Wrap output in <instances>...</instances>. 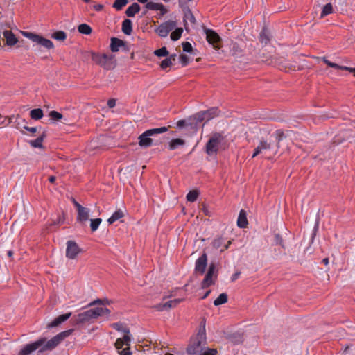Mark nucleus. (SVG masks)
Segmentation results:
<instances>
[{
    "label": "nucleus",
    "instance_id": "nucleus-24",
    "mask_svg": "<svg viewBox=\"0 0 355 355\" xmlns=\"http://www.w3.org/2000/svg\"><path fill=\"white\" fill-rule=\"evenodd\" d=\"M140 10V6L137 3H133L131 6H130L126 11L125 14L129 17H134L137 12Z\"/></svg>",
    "mask_w": 355,
    "mask_h": 355
},
{
    "label": "nucleus",
    "instance_id": "nucleus-22",
    "mask_svg": "<svg viewBox=\"0 0 355 355\" xmlns=\"http://www.w3.org/2000/svg\"><path fill=\"white\" fill-rule=\"evenodd\" d=\"M248 224L247 219L246 212L241 209L239 212L238 219H237V225L240 228H245Z\"/></svg>",
    "mask_w": 355,
    "mask_h": 355
},
{
    "label": "nucleus",
    "instance_id": "nucleus-31",
    "mask_svg": "<svg viewBox=\"0 0 355 355\" xmlns=\"http://www.w3.org/2000/svg\"><path fill=\"white\" fill-rule=\"evenodd\" d=\"M78 30L80 33L85 35H89L92 33V28L86 24L79 25Z\"/></svg>",
    "mask_w": 355,
    "mask_h": 355
},
{
    "label": "nucleus",
    "instance_id": "nucleus-50",
    "mask_svg": "<svg viewBox=\"0 0 355 355\" xmlns=\"http://www.w3.org/2000/svg\"><path fill=\"white\" fill-rule=\"evenodd\" d=\"M185 124V121L184 120H180L177 125H178V127L179 128H181V127H183Z\"/></svg>",
    "mask_w": 355,
    "mask_h": 355
},
{
    "label": "nucleus",
    "instance_id": "nucleus-2",
    "mask_svg": "<svg viewBox=\"0 0 355 355\" xmlns=\"http://www.w3.org/2000/svg\"><path fill=\"white\" fill-rule=\"evenodd\" d=\"M286 137L284 132L281 130H277L273 134L270 135L267 139H262L259 145L255 148L252 157L254 158L259 154H266L272 152L276 153L279 148V142Z\"/></svg>",
    "mask_w": 355,
    "mask_h": 355
},
{
    "label": "nucleus",
    "instance_id": "nucleus-40",
    "mask_svg": "<svg viewBox=\"0 0 355 355\" xmlns=\"http://www.w3.org/2000/svg\"><path fill=\"white\" fill-rule=\"evenodd\" d=\"M155 55L158 57H164L168 55V51L166 47H162L155 51Z\"/></svg>",
    "mask_w": 355,
    "mask_h": 355
},
{
    "label": "nucleus",
    "instance_id": "nucleus-41",
    "mask_svg": "<svg viewBox=\"0 0 355 355\" xmlns=\"http://www.w3.org/2000/svg\"><path fill=\"white\" fill-rule=\"evenodd\" d=\"M49 116L53 120L58 121L62 118V114L57 111L53 110L50 112Z\"/></svg>",
    "mask_w": 355,
    "mask_h": 355
},
{
    "label": "nucleus",
    "instance_id": "nucleus-56",
    "mask_svg": "<svg viewBox=\"0 0 355 355\" xmlns=\"http://www.w3.org/2000/svg\"><path fill=\"white\" fill-rule=\"evenodd\" d=\"M238 336H239V339L236 340V342H239L241 340V335L237 334Z\"/></svg>",
    "mask_w": 355,
    "mask_h": 355
},
{
    "label": "nucleus",
    "instance_id": "nucleus-51",
    "mask_svg": "<svg viewBox=\"0 0 355 355\" xmlns=\"http://www.w3.org/2000/svg\"><path fill=\"white\" fill-rule=\"evenodd\" d=\"M55 180H56V178H55V176H50V177L49 178V182H51V183L55 182Z\"/></svg>",
    "mask_w": 355,
    "mask_h": 355
},
{
    "label": "nucleus",
    "instance_id": "nucleus-28",
    "mask_svg": "<svg viewBox=\"0 0 355 355\" xmlns=\"http://www.w3.org/2000/svg\"><path fill=\"white\" fill-rule=\"evenodd\" d=\"M43 115V111L40 108L33 109L30 112L31 118L33 120H39Z\"/></svg>",
    "mask_w": 355,
    "mask_h": 355
},
{
    "label": "nucleus",
    "instance_id": "nucleus-54",
    "mask_svg": "<svg viewBox=\"0 0 355 355\" xmlns=\"http://www.w3.org/2000/svg\"><path fill=\"white\" fill-rule=\"evenodd\" d=\"M139 3H145L148 2V0H137Z\"/></svg>",
    "mask_w": 355,
    "mask_h": 355
},
{
    "label": "nucleus",
    "instance_id": "nucleus-52",
    "mask_svg": "<svg viewBox=\"0 0 355 355\" xmlns=\"http://www.w3.org/2000/svg\"><path fill=\"white\" fill-rule=\"evenodd\" d=\"M322 262L325 264V265H327L328 263H329V260L327 258H325L322 260Z\"/></svg>",
    "mask_w": 355,
    "mask_h": 355
},
{
    "label": "nucleus",
    "instance_id": "nucleus-18",
    "mask_svg": "<svg viewBox=\"0 0 355 355\" xmlns=\"http://www.w3.org/2000/svg\"><path fill=\"white\" fill-rule=\"evenodd\" d=\"M325 64H327L329 67H332V68H334V69H341V70H345V71H348L351 73H354V76H355V68H352V67H346V66H340V65H338L334 62H332L331 61H329V60H327L326 58H322Z\"/></svg>",
    "mask_w": 355,
    "mask_h": 355
},
{
    "label": "nucleus",
    "instance_id": "nucleus-55",
    "mask_svg": "<svg viewBox=\"0 0 355 355\" xmlns=\"http://www.w3.org/2000/svg\"><path fill=\"white\" fill-rule=\"evenodd\" d=\"M8 257H12V251H10H10H8Z\"/></svg>",
    "mask_w": 355,
    "mask_h": 355
},
{
    "label": "nucleus",
    "instance_id": "nucleus-21",
    "mask_svg": "<svg viewBox=\"0 0 355 355\" xmlns=\"http://www.w3.org/2000/svg\"><path fill=\"white\" fill-rule=\"evenodd\" d=\"M125 42L118 38L112 37L110 42V49L112 52H117L119 51L120 47L124 46Z\"/></svg>",
    "mask_w": 355,
    "mask_h": 355
},
{
    "label": "nucleus",
    "instance_id": "nucleus-10",
    "mask_svg": "<svg viewBox=\"0 0 355 355\" xmlns=\"http://www.w3.org/2000/svg\"><path fill=\"white\" fill-rule=\"evenodd\" d=\"M94 60L97 64L107 70L113 69L114 67L112 55H109L107 54L99 55L94 58Z\"/></svg>",
    "mask_w": 355,
    "mask_h": 355
},
{
    "label": "nucleus",
    "instance_id": "nucleus-29",
    "mask_svg": "<svg viewBox=\"0 0 355 355\" xmlns=\"http://www.w3.org/2000/svg\"><path fill=\"white\" fill-rule=\"evenodd\" d=\"M175 55H173L169 58H165L164 60L162 61L160 67L162 69H165L167 67L172 65V61L175 60Z\"/></svg>",
    "mask_w": 355,
    "mask_h": 355
},
{
    "label": "nucleus",
    "instance_id": "nucleus-38",
    "mask_svg": "<svg viewBox=\"0 0 355 355\" xmlns=\"http://www.w3.org/2000/svg\"><path fill=\"white\" fill-rule=\"evenodd\" d=\"M128 3V0H116L113 7L117 10H121Z\"/></svg>",
    "mask_w": 355,
    "mask_h": 355
},
{
    "label": "nucleus",
    "instance_id": "nucleus-60",
    "mask_svg": "<svg viewBox=\"0 0 355 355\" xmlns=\"http://www.w3.org/2000/svg\"><path fill=\"white\" fill-rule=\"evenodd\" d=\"M165 2H168L170 0H163Z\"/></svg>",
    "mask_w": 355,
    "mask_h": 355
},
{
    "label": "nucleus",
    "instance_id": "nucleus-35",
    "mask_svg": "<svg viewBox=\"0 0 355 355\" xmlns=\"http://www.w3.org/2000/svg\"><path fill=\"white\" fill-rule=\"evenodd\" d=\"M102 222L101 218L90 219V228L92 232H95L99 227L100 224Z\"/></svg>",
    "mask_w": 355,
    "mask_h": 355
},
{
    "label": "nucleus",
    "instance_id": "nucleus-5",
    "mask_svg": "<svg viewBox=\"0 0 355 355\" xmlns=\"http://www.w3.org/2000/svg\"><path fill=\"white\" fill-rule=\"evenodd\" d=\"M110 313V311L107 308L96 307L79 313L78 315L77 321L80 323H84L100 316H108Z\"/></svg>",
    "mask_w": 355,
    "mask_h": 355
},
{
    "label": "nucleus",
    "instance_id": "nucleus-11",
    "mask_svg": "<svg viewBox=\"0 0 355 355\" xmlns=\"http://www.w3.org/2000/svg\"><path fill=\"white\" fill-rule=\"evenodd\" d=\"M176 22L167 21L161 24L155 30L157 35L162 37H166L168 33L176 27Z\"/></svg>",
    "mask_w": 355,
    "mask_h": 355
},
{
    "label": "nucleus",
    "instance_id": "nucleus-42",
    "mask_svg": "<svg viewBox=\"0 0 355 355\" xmlns=\"http://www.w3.org/2000/svg\"><path fill=\"white\" fill-rule=\"evenodd\" d=\"M182 49L184 52L190 53L192 51V46L189 42L182 43Z\"/></svg>",
    "mask_w": 355,
    "mask_h": 355
},
{
    "label": "nucleus",
    "instance_id": "nucleus-3",
    "mask_svg": "<svg viewBox=\"0 0 355 355\" xmlns=\"http://www.w3.org/2000/svg\"><path fill=\"white\" fill-rule=\"evenodd\" d=\"M206 339L205 323L200 329L197 337L191 341L187 348V352L190 355H216L217 350L215 349H209L205 346Z\"/></svg>",
    "mask_w": 355,
    "mask_h": 355
},
{
    "label": "nucleus",
    "instance_id": "nucleus-47",
    "mask_svg": "<svg viewBox=\"0 0 355 355\" xmlns=\"http://www.w3.org/2000/svg\"><path fill=\"white\" fill-rule=\"evenodd\" d=\"M230 244H231V241H228L227 243H224L223 248L220 249V252H223L224 250L228 249Z\"/></svg>",
    "mask_w": 355,
    "mask_h": 355
},
{
    "label": "nucleus",
    "instance_id": "nucleus-12",
    "mask_svg": "<svg viewBox=\"0 0 355 355\" xmlns=\"http://www.w3.org/2000/svg\"><path fill=\"white\" fill-rule=\"evenodd\" d=\"M216 277V266L214 263H211L209 266L208 271L202 282V288H207L214 283V278Z\"/></svg>",
    "mask_w": 355,
    "mask_h": 355
},
{
    "label": "nucleus",
    "instance_id": "nucleus-6",
    "mask_svg": "<svg viewBox=\"0 0 355 355\" xmlns=\"http://www.w3.org/2000/svg\"><path fill=\"white\" fill-rule=\"evenodd\" d=\"M168 131V128L161 127L148 130L139 137V145L143 148H148L152 146L153 139L150 138L156 134H162Z\"/></svg>",
    "mask_w": 355,
    "mask_h": 355
},
{
    "label": "nucleus",
    "instance_id": "nucleus-8",
    "mask_svg": "<svg viewBox=\"0 0 355 355\" xmlns=\"http://www.w3.org/2000/svg\"><path fill=\"white\" fill-rule=\"evenodd\" d=\"M72 202L77 211V222L81 225H84L89 220V215L91 212L90 209L87 207L82 206L75 199H73Z\"/></svg>",
    "mask_w": 355,
    "mask_h": 355
},
{
    "label": "nucleus",
    "instance_id": "nucleus-7",
    "mask_svg": "<svg viewBox=\"0 0 355 355\" xmlns=\"http://www.w3.org/2000/svg\"><path fill=\"white\" fill-rule=\"evenodd\" d=\"M21 34L25 37L45 49H51L54 47L53 43L50 40L44 38L40 35L28 31H22Z\"/></svg>",
    "mask_w": 355,
    "mask_h": 355
},
{
    "label": "nucleus",
    "instance_id": "nucleus-53",
    "mask_svg": "<svg viewBox=\"0 0 355 355\" xmlns=\"http://www.w3.org/2000/svg\"><path fill=\"white\" fill-rule=\"evenodd\" d=\"M209 293H210V291H208L205 294V295L202 297V299L206 298V297L208 296V295L209 294Z\"/></svg>",
    "mask_w": 355,
    "mask_h": 355
},
{
    "label": "nucleus",
    "instance_id": "nucleus-13",
    "mask_svg": "<svg viewBox=\"0 0 355 355\" xmlns=\"http://www.w3.org/2000/svg\"><path fill=\"white\" fill-rule=\"evenodd\" d=\"M80 252V249L78 244L73 241L67 242L66 257L70 259H74Z\"/></svg>",
    "mask_w": 355,
    "mask_h": 355
},
{
    "label": "nucleus",
    "instance_id": "nucleus-9",
    "mask_svg": "<svg viewBox=\"0 0 355 355\" xmlns=\"http://www.w3.org/2000/svg\"><path fill=\"white\" fill-rule=\"evenodd\" d=\"M222 140L223 137L220 134H215L212 136L206 144V153L209 155H216Z\"/></svg>",
    "mask_w": 355,
    "mask_h": 355
},
{
    "label": "nucleus",
    "instance_id": "nucleus-33",
    "mask_svg": "<svg viewBox=\"0 0 355 355\" xmlns=\"http://www.w3.org/2000/svg\"><path fill=\"white\" fill-rule=\"evenodd\" d=\"M225 242V239L223 237H218L212 241V246L216 249L223 248Z\"/></svg>",
    "mask_w": 355,
    "mask_h": 355
},
{
    "label": "nucleus",
    "instance_id": "nucleus-14",
    "mask_svg": "<svg viewBox=\"0 0 355 355\" xmlns=\"http://www.w3.org/2000/svg\"><path fill=\"white\" fill-rule=\"evenodd\" d=\"M207 266V256L204 252L196 261L195 263V271L196 273L203 275Z\"/></svg>",
    "mask_w": 355,
    "mask_h": 355
},
{
    "label": "nucleus",
    "instance_id": "nucleus-16",
    "mask_svg": "<svg viewBox=\"0 0 355 355\" xmlns=\"http://www.w3.org/2000/svg\"><path fill=\"white\" fill-rule=\"evenodd\" d=\"M183 300L182 299H174L172 300H169L165 303H160L156 304L154 308L156 311H162L164 310H168L172 307L176 306L179 303H180Z\"/></svg>",
    "mask_w": 355,
    "mask_h": 355
},
{
    "label": "nucleus",
    "instance_id": "nucleus-1",
    "mask_svg": "<svg viewBox=\"0 0 355 355\" xmlns=\"http://www.w3.org/2000/svg\"><path fill=\"white\" fill-rule=\"evenodd\" d=\"M71 333V330L60 332L49 340H47L44 337L40 338L35 342L26 345L19 351L18 355H30L37 349H38L39 353H43L46 351H51L55 349L65 338L69 336Z\"/></svg>",
    "mask_w": 355,
    "mask_h": 355
},
{
    "label": "nucleus",
    "instance_id": "nucleus-4",
    "mask_svg": "<svg viewBox=\"0 0 355 355\" xmlns=\"http://www.w3.org/2000/svg\"><path fill=\"white\" fill-rule=\"evenodd\" d=\"M111 326L115 330L124 333V336L122 338H117L115 342V347L118 350L119 354L132 355L130 349L131 334L129 329L121 322L113 323Z\"/></svg>",
    "mask_w": 355,
    "mask_h": 355
},
{
    "label": "nucleus",
    "instance_id": "nucleus-27",
    "mask_svg": "<svg viewBox=\"0 0 355 355\" xmlns=\"http://www.w3.org/2000/svg\"><path fill=\"white\" fill-rule=\"evenodd\" d=\"M184 144L185 141L182 139H173L170 141L168 148L170 150H173L179 148L180 146H184Z\"/></svg>",
    "mask_w": 355,
    "mask_h": 355
},
{
    "label": "nucleus",
    "instance_id": "nucleus-57",
    "mask_svg": "<svg viewBox=\"0 0 355 355\" xmlns=\"http://www.w3.org/2000/svg\"><path fill=\"white\" fill-rule=\"evenodd\" d=\"M181 58H182V60H183V59H186V56H184V55H182V56H181Z\"/></svg>",
    "mask_w": 355,
    "mask_h": 355
},
{
    "label": "nucleus",
    "instance_id": "nucleus-58",
    "mask_svg": "<svg viewBox=\"0 0 355 355\" xmlns=\"http://www.w3.org/2000/svg\"><path fill=\"white\" fill-rule=\"evenodd\" d=\"M85 3H88L90 0H83Z\"/></svg>",
    "mask_w": 355,
    "mask_h": 355
},
{
    "label": "nucleus",
    "instance_id": "nucleus-19",
    "mask_svg": "<svg viewBox=\"0 0 355 355\" xmlns=\"http://www.w3.org/2000/svg\"><path fill=\"white\" fill-rule=\"evenodd\" d=\"M145 7L146 9L150 10H159L163 15L167 12L165 6L161 3L147 2Z\"/></svg>",
    "mask_w": 355,
    "mask_h": 355
},
{
    "label": "nucleus",
    "instance_id": "nucleus-34",
    "mask_svg": "<svg viewBox=\"0 0 355 355\" xmlns=\"http://www.w3.org/2000/svg\"><path fill=\"white\" fill-rule=\"evenodd\" d=\"M51 37H52V38H53L55 40L63 41L66 39L67 34L65 33V32H64L62 31H58L53 33L52 34Z\"/></svg>",
    "mask_w": 355,
    "mask_h": 355
},
{
    "label": "nucleus",
    "instance_id": "nucleus-36",
    "mask_svg": "<svg viewBox=\"0 0 355 355\" xmlns=\"http://www.w3.org/2000/svg\"><path fill=\"white\" fill-rule=\"evenodd\" d=\"M183 32L182 28H178L173 31L171 34V39L173 41H176L181 37L182 33Z\"/></svg>",
    "mask_w": 355,
    "mask_h": 355
},
{
    "label": "nucleus",
    "instance_id": "nucleus-32",
    "mask_svg": "<svg viewBox=\"0 0 355 355\" xmlns=\"http://www.w3.org/2000/svg\"><path fill=\"white\" fill-rule=\"evenodd\" d=\"M333 12V6L331 3H327L322 8L320 17L322 18Z\"/></svg>",
    "mask_w": 355,
    "mask_h": 355
},
{
    "label": "nucleus",
    "instance_id": "nucleus-44",
    "mask_svg": "<svg viewBox=\"0 0 355 355\" xmlns=\"http://www.w3.org/2000/svg\"><path fill=\"white\" fill-rule=\"evenodd\" d=\"M260 41L262 43H265V44H266L267 42L268 41V38L267 37V36L265 35V33L263 32L261 33V34H260Z\"/></svg>",
    "mask_w": 355,
    "mask_h": 355
},
{
    "label": "nucleus",
    "instance_id": "nucleus-26",
    "mask_svg": "<svg viewBox=\"0 0 355 355\" xmlns=\"http://www.w3.org/2000/svg\"><path fill=\"white\" fill-rule=\"evenodd\" d=\"M124 216V212L121 209H118L107 219L109 224H112L115 221L122 218Z\"/></svg>",
    "mask_w": 355,
    "mask_h": 355
},
{
    "label": "nucleus",
    "instance_id": "nucleus-43",
    "mask_svg": "<svg viewBox=\"0 0 355 355\" xmlns=\"http://www.w3.org/2000/svg\"><path fill=\"white\" fill-rule=\"evenodd\" d=\"M274 241L276 245H279L284 247L283 239L279 234L275 235Z\"/></svg>",
    "mask_w": 355,
    "mask_h": 355
},
{
    "label": "nucleus",
    "instance_id": "nucleus-39",
    "mask_svg": "<svg viewBox=\"0 0 355 355\" xmlns=\"http://www.w3.org/2000/svg\"><path fill=\"white\" fill-rule=\"evenodd\" d=\"M198 196V193L197 191H190L187 195V200L189 202H195Z\"/></svg>",
    "mask_w": 355,
    "mask_h": 355
},
{
    "label": "nucleus",
    "instance_id": "nucleus-25",
    "mask_svg": "<svg viewBox=\"0 0 355 355\" xmlns=\"http://www.w3.org/2000/svg\"><path fill=\"white\" fill-rule=\"evenodd\" d=\"M122 31L124 34L130 35L132 31V21L130 19H125L122 22Z\"/></svg>",
    "mask_w": 355,
    "mask_h": 355
},
{
    "label": "nucleus",
    "instance_id": "nucleus-20",
    "mask_svg": "<svg viewBox=\"0 0 355 355\" xmlns=\"http://www.w3.org/2000/svg\"><path fill=\"white\" fill-rule=\"evenodd\" d=\"M3 35L6 40V44L8 46H13L18 42L17 38L11 31H4L3 32Z\"/></svg>",
    "mask_w": 355,
    "mask_h": 355
},
{
    "label": "nucleus",
    "instance_id": "nucleus-59",
    "mask_svg": "<svg viewBox=\"0 0 355 355\" xmlns=\"http://www.w3.org/2000/svg\"><path fill=\"white\" fill-rule=\"evenodd\" d=\"M165 355H173V354H170V353H167V354H166Z\"/></svg>",
    "mask_w": 355,
    "mask_h": 355
},
{
    "label": "nucleus",
    "instance_id": "nucleus-46",
    "mask_svg": "<svg viewBox=\"0 0 355 355\" xmlns=\"http://www.w3.org/2000/svg\"><path fill=\"white\" fill-rule=\"evenodd\" d=\"M24 128L26 129V130L29 131L31 133H35L37 131V128L36 127L24 126Z\"/></svg>",
    "mask_w": 355,
    "mask_h": 355
},
{
    "label": "nucleus",
    "instance_id": "nucleus-23",
    "mask_svg": "<svg viewBox=\"0 0 355 355\" xmlns=\"http://www.w3.org/2000/svg\"><path fill=\"white\" fill-rule=\"evenodd\" d=\"M206 37H207V42L212 44L217 43L220 40L219 35L216 32H214L211 30L207 31Z\"/></svg>",
    "mask_w": 355,
    "mask_h": 355
},
{
    "label": "nucleus",
    "instance_id": "nucleus-48",
    "mask_svg": "<svg viewBox=\"0 0 355 355\" xmlns=\"http://www.w3.org/2000/svg\"><path fill=\"white\" fill-rule=\"evenodd\" d=\"M101 303H102V300H100V299H97V300H94L92 302H90L89 306H94V305L99 304H101Z\"/></svg>",
    "mask_w": 355,
    "mask_h": 355
},
{
    "label": "nucleus",
    "instance_id": "nucleus-30",
    "mask_svg": "<svg viewBox=\"0 0 355 355\" xmlns=\"http://www.w3.org/2000/svg\"><path fill=\"white\" fill-rule=\"evenodd\" d=\"M227 302V295L226 293H221L219 296L214 301L215 306H219Z\"/></svg>",
    "mask_w": 355,
    "mask_h": 355
},
{
    "label": "nucleus",
    "instance_id": "nucleus-45",
    "mask_svg": "<svg viewBox=\"0 0 355 355\" xmlns=\"http://www.w3.org/2000/svg\"><path fill=\"white\" fill-rule=\"evenodd\" d=\"M116 105V100L114 98L109 99L107 101V106L110 108H113Z\"/></svg>",
    "mask_w": 355,
    "mask_h": 355
},
{
    "label": "nucleus",
    "instance_id": "nucleus-37",
    "mask_svg": "<svg viewBox=\"0 0 355 355\" xmlns=\"http://www.w3.org/2000/svg\"><path fill=\"white\" fill-rule=\"evenodd\" d=\"M43 137H39L34 140L29 141L31 146L35 148H41L42 146Z\"/></svg>",
    "mask_w": 355,
    "mask_h": 355
},
{
    "label": "nucleus",
    "instance_id": "nucleus-49",
    "mask_svg": "<svg viewBox=\"0 0 355 355\" xmlns=\"http://www.w3.org/2000/svg\"><path fill=\"white\" fill-rule=\"evenodd\" d=\"M94 9L96 11H100L103 9V6L101 4H97L94 6Z\"/></svg>",
    "mask_w": 355,
    "mask_h": 355
},
{
    "label": "nucleus",
    "instance_id": "nucleus-17",
    "mask_svg": "<svg viewBox=\"0 0 355 355\" xmlns=\"http://www.w3.org/2000/svg\"><path fill=\"white\" fill-rule=\"evenodd\" d=\"M71 315V313H65V314L59 315L58 317L55 318L51 322H50L48 324V327L53 328V327L58 326L61 323H62L64 321H66L67 320H68Z\"/></svg>",
    "mask_w": 355,
    "mask_h": 355
},
{
    "label": "nucleus",
    "instance_id": "nucleus-15",
    "mask_svg": "<svg viewBox=\"0 0 355 355\" xmlns=\"http://www.w3.org/2000/svg\"><path fill=\"white\" fill-rule=\"evenodd\" d=\"M218 115V110L217 107H213L210 110L200 112L197 114V121H209L214 117Z\"/></svg>",
    "mask_w": 355,
    "mask_h": 355
}]
</instances>
